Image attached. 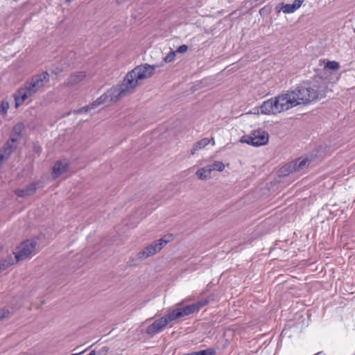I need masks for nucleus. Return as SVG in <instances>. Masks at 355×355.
Wrapping results in <instances>:
<instances>
[{"label": "nucleus", "instance_id": "obj_8", "mask_svg": "<svg viewBox=\"0 0 355 355\" xmlns=\"http://www.w3.org/2000/svg\"><path fill=\"white\" fill-rule=\"evenodd\" d=\"M74 168H72L69 161L67 159H64L62 160L57 161L53 168H52V176L53 179L58 178L62 174H64L67 172L73 171Z\"/></svg>", "mask_w": 355, "mask_h": 355}, {"label": "nucleus", "instance_id": "obj_28", "mask_svg": "<svg viewBox=\"0 0 355 355\" xmlns=\"http://www.w3.org/2000/svg\"><path fill=\"white\" fill-rule=\"evenodd\" d=\"M187 49H188L187 46L185 45V44H183V45L180 46L177 49V52L180 53H185L187 51Z\"/></svg>", "mask_w": 355, "mask_h": 355}, {"label": "nucleus", "instance_id": "obj_23", "mask_svg": "<svg viewBox=\"0 0 355 355\" xmlns=\"http://www.w3.org/2000/svg\"><path fill=\"white\" fill-rule=\"evenodd\" d=\"M325 69L337 71L340 69V64L336 61H327L324 65Z\"/></svg>", "mask_w": 355, "mask_h": 355}, {"label": "nucleus", "instance_id": "obj_13", "mask_svg": "<svg viewBox=\"0 0 355 355\" xmlns=\"http://www.w3.org/2000/svg\"><path fill=\"white\" fill-rule=\"evenodd\" d=\"M154 69L150 65L139 66L135 68V73H136L137 83L144 78L150 77L153 73Z\"/></svg>", "mask_w": 355, "mask_h": 355}, {"label": "nucleus", "instance_id": "obj_4", "mask_svg": "<svg viewBox=\"0 0 355 355\" xmlns=\"http://www.w3.org/2000/svg\"><path fill=\"white\" fill-rule=\"evenodd\" d=\"M311 161V159L308 157L303 159L300 157L281 167L277 171V175L279 177H286L293 172L302 171L309 166Z\"/></svg>", "mask_w": 355, "mask_h": 355}, {"label": "nucleus", "instance_id": "obj_25", "mask_svg": "<svg viewBox=\"0 0 355 355\" xmlns=\"http://www.w3.org/2000/svg\"><path fill=\"white\" fill-rule=\"evenodd\" d=\"M9 108V103L6 100H3L0 104V114H6Z\"/></svg>", "mask_w": 355, "mask_h": 355}, {"label": "nucleus", "instance_id": "obj_1", "mask_svg": "<svg viewBox=\"0 0 355 355\" xmlns=\"http://www.w3.org/2000/svg\"><path fill=\"white\" fill-rule=\"evenodd\" d=\"M49 77L47 72H43L33 76L31 81L26 83L25 85L14 94L15 107H18L26 101H29V98L44 87L45 83L49 80Z\"/></svg>", "mask_w": 355, "mask_h": 355}, {"label": "nucleus", "instance_id": "obj_21", "mask_svg": "<svg viewBox=\"0 0 355 355\" xmlns=\"http://www.w3.org/2000/svg\"><path fill=\"white\" fill-rule=\"evenodd\" d=\"M15 259L12 255H8L6 258L0 260V273L7 269L9 266L13 265Z\"/></svg>", "mask_w": 355, "mask_h": 355}, {"label": "nucleus", "instance_id": "obj_12", "mask_svg": "<svg viewBox=\"0 0 355 355\" xmlns=\"http://www.w3.org/2000/svg\"><path fill=\"white\" fill-rule=\"evenodd\" d=\"M40 182H33L24 189L15 190V193L18 197L24 198L33 195L39 187Z\"/></svg>", "mask_w": 355, "mask_h": 355}, {"label": "nucleus", "instance_id": "obj_33", "mask_svg": "<svg viewBox=\"0 0 355 355\" xmlns=\"http://www.w3.org/2000/svg\"><path fill=\"white\" fill-rule=\"evenodd\" d=\"M87 355H96L95 351L93 350V351L90 352V353Z\"/></svg>", "mask_w": 355, "mask_h": 355}, {"label": "nucleus", "instance_id": "obj_10", "mask_svg": "<svg viewBox=\"0 0 355 355\" xmlns=\"http://www.w3.org/2000/svg\"><path fill=\"white\" fill-rule=\"evenodd\" d=\"M195 309V306L192 304L187 305L182 308H178L168 312L169 316L171 318L170 319L173 321L176 319H179L186 315H189L191 313H196Z\"/></svg>", "mask_w": 355, "mask_h": 355}, {"label": "nucleus", "instance_id": "obj_22", "mask_svg": "<svg viewBox=\"0 0 355 355\" xmlns=\"http://www.w3.org/2000/svg\"><path fill=\"white\" fill-rule=\"evenodd\" d=\"M173 235L172 234H168L164 235L161 239L157 240L158 241L159 245L162 249L168 243L172 241L173 240Z\"/></svg>", "mask_w": 355, "mask_h": 355}, {"label": "nucleus", "instance_id": "obj_3", "mask_svg": "<svg viewBox=\"0 0 355 355\" xmlns=\"http://www.w3.org/2000/svg\"><path fill=\"white\" fill-rule=\"evenodd\" d=\"M133 82V70L129 71L119 85L110 88L106 94L110 102H116L120 98L125 96L129 89L132 88Z\"/></svg>", "mask_w": 355, "mask_h": 355}, {"label": "nucleus", "instance_id": "obj_11", "mask_svg": "<svg viewBox=\"0 0 355 355\" xmlns=\"http://www.w3.org/2000/svg\"><path fill=\"white\" fill-rule=\"evenodd\" d=\"M162 250L158 241H155L151 244L148 245L137 254L138 259H145L151 257Z\"/></svg>", "mask_w": 355, "mask_h": 355}, {"label": "nucleus", "instance_id": "obj_17", "mask_svg": "<svg viewBox=\"0 0 355 355\" xmlns=\"http://www.w3.org/2000/svg\"><path fill=\"white\" fill-rule=\"evenodd\" d=\"M110 102V98H108V94L105 93L103 95H101L99 98H98L94 102H93L92 104L83 107L82 110L85 112H87L90 110L91 109H93L100 105H102L105 103Z\"/></svg>", "mask_w": 355, "mask_h": 355}, {"label": "nucleus", "instance_id": "obj_19", "mask_svg": "<svg viewBox=\"0 0 355 355\" xmlns=\"http://www.w3.org/2000/svg\"><path fill=\"white\" fill-rule=\"evenodd\" d=\"M24 129V125L21 123L16 124L12 129L10 138L16 139V141H19L21 140L22 132Z\"/></svg>", "mask_w": 355, "mask_h": 355}, {"label": "nucleus", "instance_id": "obj_7", "mask_svg": "<svg viewBox=\"0 0 355 355\" xmlns=\"http://www.w3.org/2000/svg\"><path fill=\"white\" fill-rule=\"evenodd\" d=\"M36 245L35 241L27 240L22 242L14 252L15 261L18 262L30 257L35 252Z\"/></svg>", "mask_w": 355, "mask_h": 355}, {"label": "nucleus", "instance_id": "obj_20", "mask_svg": "<svg viewBox=\"0 0 355 355\" xmlns=\"http://www.w3.org/2000/svg\"><path fill=\"white\" fill-rule=\"evenodd\" d=\"M211 141H213L212 144H214V141L212 139H210L209 138H203V139H200V141L196 142V144L193 147V148L191 150V154L193 155L196 153V151L198 150L202 149V148H205L207 145H209L210 144V142Z\"/></svg>", "mask_w": 355, "mask_h": 355}, {"label": "nucleus", "instance_id": "obj_2", "mask_svg": "<svg viewBox=\"0 0 355 355\" xmlns=\"http://www.w3.org/2000/svg\"><path fill=\"white\" fill-rule=\"evenodd\" d=\"M296 102L295 94L288 92L265 101L261 106V111L266 114H275L296 106Z\"/></svg>", "mask_w": 355, "mask_h": 355}, {"label": "nucleus", "instance_id": "obj_18", "mask_svg": "<svg viewBox=\"0 0 355 355\" xmlns=\"http://www.w3.org/2000/svg\"><path fill=\"white\" fill-rule=\"evenodd\" d=\"M211 168L209 165L200 168L197 170L196 174L199 180H207L211 178Z\"/></svg>", "mask_w": 355, "mask_h": 355}, {"label": "nucleus", "instance_id": "obj_31", "mask_svg": "<svg viewBox=\"0 0 355 355\" xmlns=\"http://www.w3.org/2000/svg\"><path fill=\"white\" fill-rule=\"evenodd\" d=\"M108 350H109V348L107 347H104L102 349L103 352H105V353L107 352Z\"/></svg>", "mask_w": 355, "mask_h": 355}, {"label": "nucleus", "instance_id": "obj_24", "mask_svg": "<svg viewBox=\"0 0 355 355\" xmlns=\"http://www.w3.org/2000/svg\"><path fill=\"white\" fill-rule=\"evenodd\" d=\"M209 167L211 168V171H223L225 168V165L221 162H215L213 164H209Z\"/></svg>", "mask_w": 355, "mask_h": 355}, {"label": "nucleus", "instance_id": "obj_30", "mask_svg": "<svg viewBox=\"0 0 355 355\" xmlns=\"http://www.w3.org/2000/svg\"><path fill=\"white\" fill-rule=\"evenodd\" d=\"M8 157H3V156H1V157H0V162H3L4 160H6Z\"/></svg>", "mask_w": 355, "mask_h": 355}, {"label": "nucleus", "instance_id": "obj_5", "mask_svg": "<svg viewBox=\"0 0 355 355\" xmlns=\"http://www.w3.org/2000/svg\"><path fill=\"white\" fill-rule=\"evenodd\" d=\"M295 94L296 99V105L299 104H306L311 103L318 97V90L312 87H299L296 90L291 91Z\"/></svg>", "mask_w": 355, "mask_h": 355}, {"label": "nucleus", "instance_id": "obj_29", "mask_svg": "<svg viewBox=\"0 0 355 355\" xmlns=\"http://www.w3.org/2000/svg\"><path fill=\"white\" fill-rule=\"evenodd\" d=\"M175 55L174 52L170 53L169 54L167 55V56L166 58V60L168 62H171L174 59Z\"/></svg>", "mask_w": 355, "mask_h": 355}, {"label": "nucleus", "instance_id": "obj_32", "mask_svg": "<svg viewBox=\"0 0 355 355\" xmlns=\"http://www.w3.org/2000/svg\"><path fill=\"white\" fill-rule=\"evenodd\" d=\"M148 214V211H146L144 213L141 214V218H144L147 214Z\"/></svg>", "mask_w": 355, "mask_h": 355}, {"label": "nucleus", "instance_id": "obj_9", "mask_svg": "<svg viewBox=\"0 0 355 355\" xmlns=\"http://www.w3.org/2000/svg\"><path fill=\"white\" fill-rule=\"evenodd\" d=\"M169 316V313L165 316L155 320L150 325L147 327L146 333L148 334H155L158 333L168 323L173 321Z\"/></svg>", "mask_w": 355, "mask_h": 355}, {"label": "nucleus", "instance_id": "obj_14", "mask_svg": "<svg viewBox=\"0 0 355 355\" xmlns=\"http://www.w3.org/2000/svg\"><path fill=\"white\" fill-rule=\"evenodd\" d=\"M304 1V0H295L294 3L292 4L279 3L275 9L277 12L282 11L284 13H292L301 6Z\"/></svg>", "mask_w": 355, "mask_h": 355}, {"label": "nucleus", "instance_id": "obj_6", "mask_svg": "<svg viewBox=\"0 0 355 355\" xmlns=\"http://www.w3.org/2000/svg\"><path fill=\"white\" fill-rule=\"evenodd\" d=\"M241 141L254 146L265 145L268 141V134L261 129L254 130L242 137Z\"/></svg>", "mask_w": 355, "mask_h": 355}, {"label": "nucleus", "instance_id": "obj_15", "mask_svg": "<svg viewBox=\"0 0 355 355\" xmlns=\"http://www.w3.org/2000/svg\"><path fill=\"white\" fill-rule=\"evenodd\" d=\"M19 141L16 139L10 138L5 144L3 148V154L1 155H10L17 148Z\"/></svg>", "mask_w": 355, "mask_h": 355}, {"label": "nucleus", "instance_id": "obj_16", "mask_svg": "<svg viewBox=\"0 0 355 355\" xmlns=\"http://www.w3.org/2000/svg\"><path fill=\"white\" fill-rule=\"evenodd\" d=\"M86 77L85 71H78L72 73L68 78L67 85L73 86L83 81Z\"/></svg>", "mask_w": 355, "mask_h": 355}, {"label": "nucleus", "instance_id": "obj_26", "mask_svg": "<svg viewBox=\"0 0 355 355\" xmlns=\"http://www.w3.org/2000/svg\"><path fill=\"white\" fill-rule=\"evenodd\" d=\"M208 303V300L207 299H202L201 300L198 301L196 303L192 304L196 307L195 312H198L201 308L205 306Z\"/></svg>", "mask_w": 355, "mask_h": 355}, {"label": "nucleus", "instance_id": "obj_34", "mask_svg": "<svg viewBox=\"0 0 355 355\" xmlns=\"http://www.w3.org/2000/svg\"><path fill=\"white\" fill-rule=\"evenodd\" d=\"M73 0H66V2L67 3H71V1H73Z\"/></svg>", "mask_w": 355, "mask_h": 355}, {"label": "nucleus", "instance_id": "obj_27", "mask_svg": "<svg viewBox=\"0 0 355 355\" xmlns=\"http://www.w3.org/2000/svg\"><path fill=\"white\" fill-rule=\"evenodd\" d=\"M10 314V311L7 309H0V321L3 318H8Z\"/></svg>", "mask_w": 355, "mask_h": 355}]
</instances>
